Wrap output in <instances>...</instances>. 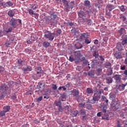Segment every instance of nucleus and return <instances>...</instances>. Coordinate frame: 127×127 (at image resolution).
Here are the masks:
<instances>
[{"label": "nucleus", "mask_w": 127, "mask_h": 127, "mask_svg": "<svg viewBox=\"0 0 127 127\" xmlns=\"http://www.w3.org/2000/svg\"><path fill=\"white\" fill-rule=\"evenodd\" d=\"M115 6L112 4H108L106 6V9L109 10L110 11H112V10L113 9H115Z\"/></svg>", "instance_id": "f8f14e48"}, {"label": "nucleus", "mask_w": 127, "mask_h": 127, "mask_svg": "<svg viewBox=\"0 0 127 127\" xmlns=\"http://www.w3.org/2000/svg\"><path fill=\"white\" fill-rule=\"evenodd\" d=\"M37 88L40 89H41V88H42V87H43V85H42V83L40 82L38 83V85H37Z\"/></svg>", "instance_id": "e433bc0d"}, {"label": "nucleus", "mask_w": 127, "mask_h": 127, "mask_svg": "<svg viewBox=\"0 0 127 127\" xmlns=\"http://www.w3.org/2000/svg\"><path fill=\"white\" fill-rule=\"evenodd\" d=\"M84 5L85 6H91V3L90 2V1L86 0L84 1Z\"/></svg>", "instance_id": "cd10ccee"}, {"label": "nucleus", "mask_w": 127, "mask_h": 127, "mask_svg": "<svg viewBox=\"0 0 127 127\" xmlns=\"http://www.w3.org/2000/svg\"><path fill=\"white\" fill-rule=\"evenodd\" d=\"M97 117H101L102 116V112H98L97 114Z\"/></svg>", "instance_id": "864d4df0"}, {"label": "nucleus", "mask_w": 127, "mask_h": 127, "mask_svg": "<svg viewBox=\"0 0 127 127\" xmlns=\"http://www.w3.org/2000/svg\"><path fill=\"white\" fill-rule=\"evenodd\" d=\"M51 22L53 23H55L56 22V17H57V15L53 13L51 14Z\"/></svg>", "instance_id": "9b49d317"}, {"label": "nucleus", "mask_w": 127, "mask_h": 127, "mask_svg": "<svg viewBox=\"0 0 127 127\" xmlns=\"http://www.w3.org/2000/svg\"><path fill=\"white\" fill-rule=\"evenodd\" d=\"M3 111L5 113H8L10 111V106L9 105H6L3 107Z\"/></svg>", "instance_id": "ddd939ff"}, {"label": "nucleus", "mask_w": 127, "mask_h": 127, "mask_svg": "<svg viewBox=\"0 0 127 127\" xmlns=\"http://www.w3.org/2000/svg\"><path fill=\"white\" fill-rule=\"evenodd\" d=\"M67 23L70 26H73L74 25V23L72 22H68Z\"/></svg>", "instance_id": "13d9d810"}, {"label": "nucleus", "mask_w": 127, "mask_h": 127, "mask_svg": "<svg viewBox=\"0 0 127 127\" xmlns=\"http://www.w3.org/2000/svg\"><path fill=\"white\" fill-rule=\"evenodd\" d=\"M42 45L44 48H48L50 46V43L48 41H45L42 43Z\"/></svg>", "instance_id": "f3484780"}, {"label": "nucleus", "mask_w": 127, "mask_h": 127, "mask_svg": "<svg viewBox=\"0 0 127 127\" xmlns=\"http://www.w3.org/2000/svg\"><path fill=\"white\" fill-rule=\"evenodd\" d=\"M86 20H87L86 22H87V24L88 25H91V24L92 23V20L88 19H87Z\"/></svg>", "instance_id": "37998d69"}, {"label": "nucleus", "mask_w": 127, "mask_h": 127, "mask_svg": "<svg viewBox=\"0 0 127 127\" xmlns=\"http://www.w3.org/2000/svg\"><path fill=\"white\" fill-rule=\"evenodd\" d=\"M106 83L107 84H111L113 83V78L109 76L106 78Z\"/></svg>", "instance_id": "4be33fe9"}, {"label": "nucleus", "mask_w": 127, "mask_h": 127, "mask_svg": "<svg viewBox=\"0 0 127 127\" xmlns=\"http://www.w3.org/2000/svg\"><path fill=\"white\" fill-rule=\"evenodd\" d=\"M78 15L80 18H82L83 20L87 19V15L83 11H79L78 13Z\"/></svg>", "instance_id": "0eeeda50"}, {"label": "nucleus", "mask_w": 127, "mask_h": 127, "mask_svg": "<svg viewBox=\"0 0 127 127\" xmlns=\"http://www.w3.org/2000/svg\"><path fill=\"white\" fill-rule=\"evenodd\" d=\"M24 72H27V71H32V67L31 66H28L27 67H24L22 69Z\"/></svg>", "instance_id": "b1692460"}, {"label": "nucleus", "mask_w": 127, "mask_h": 127, "mask_svg": "<svg viewBox=\"0 0 127 127\" xmlns=\"http://www.w3.org/2000/svg\"><path fill=\"white\" fill-rule=\"evenodd\" d=\"M106 14L108 16V17H112V14L111 13V11L108 10L106 9Z\"/></svg>", "instance_id": "c85d7f7f"}, {"label": "nucleus", "mask_w": 127, "mask_h": 127, "mask_svg": "<svg viewBox=\"0 0 127 127\" xmlns=\"http://www.w3.org/2000/svg\"><path fill=\"white\" fill-rule=\"evenodd\" d=\"M95 7H98V8H100V2H98V3H96L95 4Z\"/></svg>", "instance_id": "09e8293b"}, {"label": "nucleus", "mask_w": 127, "mask_h": 127, "mask_svg": "<svg viewBox=\"0 0 127 127\" xmlns=\"http://www.w3.org/2000/svg\"><path fill=\"white\" fill-rule=\"evenodd\" d=\"M75 47L76 49H81V48H83V46L80 45L79 46H76V45H75Z\"/></svg>", "instance_id": "8fccbe9b"}, {"label": "nucleus", "mask_w": 127, "mask_h": 127, "mask_svg": "<svg viewBox=\"0 0 127 127\" xmlns=\"http://www.w3.org/2000/svg\"><path fill=\"white\" fill-rule=\"evenodd\" d=\"M57 32L59 34H61V32H62L61 29L57 30Z\"/></svg>", "instance_id": "5fc2aeb1"}, {"label": "nucleus", "mask_w": 127, "mask_h": 127, "mask_svg": "<svg viewBox=\"0 0 127 127\" xmlns=\"http://www.w3.org/2000/svg\"><path fill=\"white\" fill-rule=\"evenodd\" d=\"M94 44H98V43H99V41L96 39L94 41Z\"/></svg>", "instance_id": "bf43d9fd"}, {"label": "nucleus", "mask_w": 127, "mask_h": 127, "mask_svg": "<svg viewBox=\"0 0 127 127\" xmlns=\"http://www.w3.org/2000/svg\"><path fill=\"white\" fill-rule=\"evenodd\" d=\"M122 54L120 52H116L114 54V56L116 58V59H121L122 58Z\"/></svg>", "instance_id": "dca6fc26"}, {"label": "nucleus", "mask_w": 127, "mask_h": 127, "mask_svg": "<svg viewBox=\"0 0 127 127\" xmlns=\"http://www.w3.org/2000/svg\"><path fill=\"white\" fill-rule=\"evenodd\" d=\"M116 48L119 50V51H121V50H122V46H121V44H117Z\"/></svg>", "instance_id": "a19ab883"}, {"label": "nucleus", "mask_w": 127, "mask_h": 127, "mask_svg": "<svg viewBox=\"0 0 127 127\" xmlns=\"http://www.w3.org/2000/svg\"><path fill=\"white\" fill-rule=\"evenodd\" d=\"M7 14H8V16H9L10 17H12H12H13V16H14L15 13H14V12H13L12 11V10H10L8 11Z\"/></svg>", "instance_id": "412c9836"}, {"label": "nucleus", "mask_w": 127, "mask_h": 127, "mask_svg": "<svg viewBox=\"0 0 127 127\" xmlns=\"http://www.w3.org/2000/svg\"><path fill=\"white\" fill-rule=\"evenodd\" d=\"M80 38L81 39H83V38H85V39H86V38H88V33H83L81 34L80 36Z\"/></svg>", "instance_id": "393cba45"}, {"label": "nucleus", "mask_w": 127, "mask_h": 127, "mask_svg": "<svg viewBox=\"0 0 127 127\" xmlns=\"http://www.w3.org/2000/svg\"><path fill=\"white\" fill-rule=\"evenodd\" d=\"M13 29H12L11 27H10V28H4L2 32L0 33L2 35H7L8 33H10V32H12V30Z\"/></svg>", "instance_id": "39448f33"}, {"label": "nucleus", "mask_w": 127, "mask_h": 127, "mask_svg": "<svg viewBox=\"0 0 127 127\" xmlns=\"http://www.w3.org/2000/svg\"><path fill=\"white\" fill-rule=\"evenodd\" d=\"M55 36V35L54 34V33H52L49 31H47L46 34L44 35L45 38L49 39L50 41H53V39H54Z\"/></svg>", "instance_id": "20e7f679"}, {"label": "nucleus", "mask_w": 127, "mask_h": 127, "mask_svg": "<svg viewBox=\"0 0 127 127\" xmlns=\"http://www.w3.org/2000/svg\"><path fill=\"white\" fill-rule=\"evenodd\" d=\"M93 56L95 57V58H99V53L97 51H95L94 53L92 54Z\"/></svg>", "instance_id": "c756f323"}, {"label": "nucleus", "mask_w": 127, "mask_h": 127, "mask_svg": "<svg viewBox=\"0 0 127 127\" xmlns=\"http://www.w3.org/2000/svg\"><path fill=\"white\" fill-rule=\"evenodd\" d=\"M79 106H80V107H81L82 108V107H84V106H85V105L83 103H80V104H79Z\"/></svg>", "instance_id": "0e129e2a"}, {"label": "nucleus", "mask_w": 127, "mask_h": 127, "mask_svg": "<svg viewBox=\"0 0 127 127\" xmlns=\"http://www.w3.org/2000/svg\"><path fill=\"white\" fill-rule=\"evenodd\" d=\"M41 74H42V72H37L36 74L33 75V79L34 80H38L41 77Z\"/></svg>", "instance_id": "1a4fd4ad"}, {"label": "nucleus", "mask_w": 127, "mask_h": 127, "mask_svg": "<svg viewBox=\"0 0 127 127\" xmlns=\"http://www.w3.org/2000/svg\"><path fill=\"white\" fill-rule=\"evenodd\" d=\"M124 75H126V76H127V70H125L124 71Z\"/></svg>", "instance_id": "69168bd1"}, {"label": "nucleus", "mask_w": 127, "mask_h": 127, "mask_svg": "<svg viewBox=\"0 0 127 127\" xmlns=\"http://www.w3.org/2000/svg\"><path fill=\"white\" fill-rule=\"evenodd\" d=\"M126 44H127V39H124L123 40L122 42V45L124 46V45H126Z\"/></svg>", "instance_id": "ea45409f"}, {"label": "nucleus", "mask_w": 127, "mask_h": 127, "mask_svg": "<svg viewBox=\"0 0 127 127\" xmlns=\"http://www.w3.org/2000/svg\"><path fill=\"white\" fill-rule=\"evenodd\" d=\"M69 61L70 62H73V61H76L77 62V60L74 56V55H71L69 58Z\"/></svg>", "instance_id": "5701e85b"}, {"label": "nucleus", "mask_w": 127, "mask_h": 127, "mask_svg": "<svg viewBox=\"0 0 127 127\" xmlns=\"http://www.w3.org/2000/svg\"><path fill=\"white\" fill-rule=\"evenodd\" d=\"M79 114V111L78 110H74L71 112V115L72 117H77V115Z\"/></svg>", "instance_id": "bb28decb"}, {"label": "nucleus", "mask_w": 127, "mask_h": 127, "mask_svg": "<svg viewBox=\"0 0 127 127\" xmlns=\"http://www.w3.org/2000/svg\"><path fill=\"white\" fill-rule=\"evenodd\" d=\"M86 93L87 94H93L94 93V91H93V89L91 88H87L86 89Z\"/></svg>", "instance_id": "a878e982"}, {"label": "nucleus", "mask_w": 127, "mask_h": 127, "mask_svg": "<svg viewBox=\"0 0 127 127\" xmlns=\"http://www.w3.org/2000/svg\"><path fill=\"white\" fill-rule=\"evenodd\" d=\"M3 7H7V3H4L3 5Z\"/></svg>", "instance_id": "e2e57ef3"}, {"label": "nucleus", "mask_w": 127, "mask_h": 127, "mask_svg": "<svg viewBox=\"0 0 127 127\" xmlns=\"http://www.w3.org/2000/svg\"><path fill=\"white\" fill-rule=\"evenodd\" d=\"M4 116H5V112L3 110L0 111V118L4 117Z\"/></svg>", "instance_id": "c9c22d12"}, {"label": "nucleus", "mask_w": 127, "mask_h": 127, "mask_svg": "<svg viewBox=\"0 0 127 127\" xmlns=\"http://www.w3.org/2000/svg\"><path fill=\"white\" fill-rule=\"evenodd\" d=\"M59 111L60 112H63V109H62V107H61V106H59Z\"/></svg>", "instance_id": "6e6d98bb"}, {"label": "nucleus", "mask_w": 127, "mask_h": 127, "mask_svg": "<svg viewBox=\"0 0 127 127\" xmlns=\"http://www.w3.org/2000/svg\"><path fill=\"white\" fill-rule=\"evenodd\" d=\"M7 7H9V6H12L13 5V3L12 2L8 1L6 2Z\"/></svg>", "instance_id": "4c0bfd02"}, {"label": "nucleus", "mask_w": 127, "mask_h": 127, "mask_svg": "<svg viewBox=\"0 0 127 127\" xmlns=\"http://www.w3.org/2000/svg\"><path fill=\"white\" fill-rule=\"evenodd\" d=\"M120 9L121 10V11H123V12H125L127 9V6L122 5L120 6H119Z\"/></svg>", "instance_id": "6ab92c4d"}, {"label": "nucleus", "mask_w": 127, "mask_h": 127, "mask_svg": "<svg viewBox=\"0 0 127 127\" xmlns=\"http://www.w3.org/2000/svg\"><path fill=\"white\" fill-rule=\"evenodd\" d=\"M23 62V61L18 60V63H19V64H22Z\"/></svg>", "instance_id": "680f3d73"}, {"label": "nucleus", "mask_w": 127, "mask_h": 127, "mask_svg": "<svg viewBox=\"0 0 127 127\" xmlns=\"http://www.w3.org/2000/svg\"><path fill=\"white\" fill-rule=\"evenodd\" d=\"M28 11L31 15H33L34 14H35V13L33 11V10L32 9H29L28 10Z\"/></svg>", "instance_id": "2f4dec72"}, {"label": "nucleus", "mask_w": 127, "mask_h": 127, "mask_svg": "<svg viewBox=\"0 0 127 127\" xmlns=\"http://www.w3.org/2000/svg\"><path fill=\"white\" fill-rule=\"evenodd\" d=\"M126 86H127L126 84L119 85L118 87V90H119V91H124Z\"/></svg>", "instance_id": "aec40b11"}, {"label": "nucleus", "mask_w": 127, "mask_h": 127, "mask_svg": "<svg viewBox=\"0 0 127 127\" xmlns=\"http://www.w3.org/2000/svg\"><path fill=\"white\" fill-rule=\"evenodd\" d=\"M125 64H126V65H127V59H125Z\"/></svg>", "instance_id": "774afa93"}, {"label": "nucleus", "mask_w": 127, "mask_h": 127, "mask_svg": "<svg viewBox=\"0 0 127 127\" xmlns=\"http://www.w3.org/2000/svg\"><path fill=\"white\" fill-rule=\"evenodd\" d=\"M64 112L66 114H69V113H71V112H72V110H71L70 107L66 106L64 108Z\"/></svg>", "instance_id": "a211bd4d"}, {"label": "nucleus", "mask_w": 127, "mask_h": 127, "mask_svg": "<svg viewBox=\"0 0 127 127\" xmlns=\"http://www.w3.org/2000/svg\"><path fill=\"white\" fill-rule=\"evenodd\" d=\"M36 71L37 72H42V73H43V70H42V68L41 67H38L35 68Z\"/></svg>", "instance_id": "72a5a7b5"}, {"label": "nucleus", "mask_w": 127, "mask_h": 127, "mask_svg": "<svg viewBox=\"0 0 127 127\" xmlns=\"http://www.w3.org/2000/svg\"><path fill=\"white\" fill-rule=\"evenodd\" d=\"M113 78L116 80L117 83H120L121 82V76L119 74H116Z\"/></svg>", "instance_id": "4468645a"}, {"label": "nucleus", "mask_w": 127, "mask_h": 127, "mask_svg": "<svg viewBox=\"0 0 127 127\" xmlns=\"http://www.w3.org/2000/svg\"><path fill=\"white\" fill-rule=\"evenodd\" d=\"M112 64L110 63H107L106 64L105 66L106 68H110L111 69H113V68L111 67Z\"/></svg>", "instance_id": "58836bf2"}, {"label": "nucleus", "mask_w": 127, "mask_h": 127, "mask_svg": "<svg viewBox=\"0 0 127 127\" xmlns=\"http://www.w3.org/2000/svg\"><path fill=\"white\" fill-rule=\"evenodd\" d=\"M53 90H57V85L56 84H53Z\"/></svg>", "instance_id": "de8ad7c7"}, {"label": "nucleus", "mask_w": 127, "mask_h": 127, "mask_svg": "<svg viewBox=\"0 0 127 127\" xmlns=\"http://www.w3.org/2000/svg\"><path fill=\"white\" fill-rule=\"evenodd\" d=\"M121 70H126V66L124 65L123 66L121 67Z\"/></svg>", "instance_id": "052dcab7"}, {"label": "nucleus", "mask_w": 127, "mask_h": 127, "mask_svg": "<svg viewBox=\"0 0 127 127\" xmlns=\"http://www.w3.org/2000/svg\"><path fill=\"white\" fill-rule=\"evenodd\" d=\"M91 41L92 40L88 39V38L84 39V42L86 43V44H90Z\"/></svg>", "instance_id": "473e14b6"}, {"label": "nucleus", "mask_w": 127, "mask_h": 127, "mask_svg": "<svg viewBox=\"0 0 127 127\" xmlns=\"http://www.w3.org/2000/svg\"><path fill=\"white\" fill-rule=\"evenodd\" d=\"M55 106H58V107H60L61 106V102L60 101H55Z\"/></svg>", "instance_id": "79ce46f5"}, {"label": "nucleus", "mask_w": 127, "mask_h": 127, "mask_svg": "<svg viewBox=\"0 0 127 127\" xmlns=\"http://www.w3.org/2000/svg\"><path fill=\"white\" fill-rule=\"evenodd\" d=\"M63 5L64 6V9L66 12L70 11L73 9L74 7V1H72L70 2L66 0H63Z\"/></svg>", "instance_id": "f257e3e1"}, {"label": "nucleus", "mask_w": 127, "mask_h": 127, "mask_svg": "<svg viewBox=\"0 0 127 127\" xmlns=\"http://www.w3.org/2000/svg\"><path fill=\"white\" fill-rule=\"evenodd\" d=\"M99 57L100 58V60H101V61H105V59L104 58V57H103V56H99Z\"/></svg>", "instance_id": "603ef678"}, {"label": "nucleus", "mask_w": 127, "mask_h": 127, "mask_svg": "<svg viewBox=\"0 0 127 127\" xmlns=\"http://www.w3.org/2000/svg\"><path fill=\"white\" fill-rule=\"evenodd\" d=\"M110 100H112L113 101V100H115V99H116V96L114 94H112L110 95Z\"/></svg>", "instance_id": "c03bdc74"}, {"label": "nucleus", "mask_w": 127, "mask_h": 127, "mask_svg": "<svg viewBox=\"0 0 127 127\" xmlns=\"http://www.w3.org/2000/svg\"><path fill=\"white\" fill-rule=\"evenodd\" d=\"M16 98V94H15V93L13 94L11 97V99H12V100H15Z\"/></svg>", "instance_id": "49530a36"}, {"label": "nucleus", "mask_w": 127, "mask_h": 127, "mask_svg": "<svg viewBox=\"0 0 127 127\" xmlns=\"http://www.w3.org/2000/svg\"><path fill=\"white\" fill-rule=\"evenodd\" d=\"M80 115L81 116H85L86 115V111L84 109H82L80 111Z\"/></svg>", "instance_id": "f704fd0d"}, {"label": "nucleus", "mask_w": 127, "mask_h": 127, "mask_svg": "<svg viewBox=\"0 0 127 127\" xmlns=\"http://www.w3.org/2000/svg\"><path fill=\"white\" fill-rule=\"evenodd\" d=\"M81 53L79 51L74 52V57L76 59L77 62L80 61V57H81Z\"/></svg>", "instance_id": "6e6552de"}, {"label": "nucleus", "mask_w": 127, "mask_h": 127, "mask_svg": "<svg viewBox=\"0 0 127 127\" xmlns=\"http://www.w3.org/2000/svg\"><path fill=\"white\" fill-rule=\"evenodd\" d=\"M72 94L74 97H78L79 96V90L73 89L72 91Z\"/></svg>", "instance_id": "2eb2a0df"}, {"label": "nucleus", "mask_w": 127, "mask_h": 127, "mask_svg": "<svg viewBox=\"0 0 127 127\" xmlns=\"http://www.w3.org/2000/svg\"><path fill=\"white\" fill-rule=\"evenodd\" d=\"M107 106H103L102 110V120H106L109 121L110 120V117H109V114L107 113Z\"/></svg>", "instance_id": "f03ea898"}, {"label": "nucleus", "mask_w": 127, "mask_h": 127, "mask_svg": "<svg viewBox=\"0 0 127 127\" xmlns=\"http://www.w3.org/2000/svg\"><path fill=\"white\" fill-rule=\"evenodd\" d=\"M100 97L99 95H97L96 94H94V96L93 97L92 100L93 101V102L92 104H96V102H98L100 100Z\"/></svg>", "instance_id": "9d476101"}, {"label": "nucleus", "mask_w": 127, "mask_h": 127, "mask_svg": "<svg viewBox=\"0 0 127 127\" xmlns=\"http://www.w3.org/2000/svg\"><path fill=\"white\" fill-rule=\"evenodd\" d=\"M31 7L34 10L36 9V8H37V7L36 6V5H35V4H32Z\"/></svg>", "instance_id": "3c124183"}, {"label": "nucleus", "mask_w": 127, "mask_h": 127, "mask_svg": "<svg viewBox=\"0 0 127 127\" xmlns=\"http://www.w3.org/2000/svg\"><path fill=\"white\" fill-rule=\"evenodd\" d=\"M9 25L10 27L13 29L16 28L17 26V19L12 17L9 22Z\"/></svg>", "instance_id": "7ed1b4c3"}, {"label": "nucleus", "mask_w": 127, "mask_h": 127, "mask_svg": "<svg viewBox=\"0 0 127 127\" xmlns=\"http://www.w3.org/2000/svg\"><path fill=\"white\" fill-rule=\"evenodd\" d=\"M84 64H87L88 63V61L87 60H84Z\"/></svg>", "instance_id": "338daca9"}, {"label": "nucleus", "mask_w": 127, "mask_h": 127, "mask_svg": "<svg viewBox=\"0 0 127 127\" xmlns=\"http://www.w3.org/2000/svg\"><path fill=\"white\" fill-rule=\"evenodd\" d=\"M125 31H126V30H125V28H121V29L119 30V33L120 34H124L125 33Z\"/></svg>", "instance_id": "7c9ffc66"}, {"label": "nucleus", "mask_w": 127, "mask_h": 127, "mask_svg": "<svg viewBox=\"0 0 127 127\" xmlns=\"http://www.w3.org/2000/svg\"><path fill=\"white\" fill-rule=\"evenodd\" d=\"M34 15H35V18H38L39 14L38 13H35V14H34Z\"/></svg>", "instance_id": "4d7b16f0"}, {"label": "nucleus", "mask_w": 127, "mask_h": 127, "mask_svg": "<svg viewBox=\"0 0 127 127\" xmlns=\"http://www.w3.org/2000/svg\"><path fill=\"white\" fill-rule=\"evenodd\" d=\"M86 12H87L88 14H92V13H93V10H91V9L87 10H86Z\"/></svg>", "instance_id": "a18cd8bd"}, {"label": "nucleus", "mask_w": 127, "mask_h": 127, "mask_svg": "<svg viewBox=\"0 0 127 127\" xmlns=\"http://www.w3.org/2000/svg\"><path fill=\"white\" fill-rule=\"evenodd\" d=\"M12 85H11V84L10 83H8V85H5V84H2V85H1L0 86V90H1V91H6V90H7V89H8L9 88H12Z\"/></svg>", "instance_id": "423d86ee"}]
</instances>
